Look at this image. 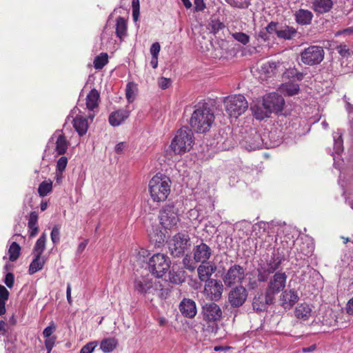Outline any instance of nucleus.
Wrapping results in <instances>:
<instances>
[{
	"label": "nucleus",
	"mask_w": 353,
	"mask_h": 353,
	"mask_svg": "<svg viewBox=\"0 0 353 353\" xmlns=\"http://www.w3.org/2000/svg\"><path fill=\"white\" fill-rule=\"evenodd\" d=\"M169 281L173 284L182 283L185 279L182 271H175L172 269L168 274Z\"/></svg>",
	"instance_id": "nucleus-36"
},
{
	"label": "nucleus",
	"mask_w": 353,
	"mask_h": 353,
	"mask_svg": "<svg viewBox=\"0 0 353 353\" xmlns=\"http://www.w3.org/2000/svg\"><path fill=\"white\" fill-rule=\"evenodd\" d=\"M179 310L186 318H194L197 312L195 302L190 299H183L179 304Z\"/></svg>",
	"instance_id": "nucleus-20"
},
{
	"label": "nucleus",
	"mask_w": 353,
	"mask_h": 353,
	"mask_svg": "<svg viewBox=\"0 0 353 353\" xmlns=\"http://www.w3.org/2000/svg\"><path fill=\"white\" fill-rule=\"evenodd\" d=\"M56 330V325L53 321L50 323V325L46 327L43 331V336L44 338L52 337V333Z\"/></svg>",
	"instance_id": "nucleus-48"
},
{
	"label": "nucleus",
	"mask_w": 353,
	"mask_h": 353,
	"mask_svg": "<svg viewBox=\"0 0 353 353\" xmlns=\"http://www.w3.org/2000/svg\"><path fill=\"white\" fill-rule=\"evenodd\" d=\"M268 296L266 291L264 294L256 295L252 301L253 310L256 312H263L267 309L268 305H272L274 303L275 299L273 297L269 298Z\"/></svg>",
	"instance_id": "nucleus-19"
},
{
	"label": "nucleus",
	"mask_w": 353,
	"mask_h": 353,
	"mask_svg": "<svg viewBox=\"0 0 353 353\" xmlns=\"http://www.w3.org/2000/svg\"><path fill=\"white\" fill-rule=\"evenodd\" d=\"M245 276V269L238 264H234L229 268L223 280L225 285L232 287L236 284H241Z\"/></svg>",
	"instance_id": "nucleus-10"
},
{
	"label": "nucleus",
	"mask_w": 353,
	"mask_h": 353,
	"mask_svg": "<svg viewBox=\"0 0 353 353\" xmlns=\"http://www.w3.org/2000/svg\"><path fill=\"white\" fill-rule=\"evenodd\" d=\"M311 8L317 14H323L329 12L333 8L332 0H312Z\"/></svg>",
	"instance_id": "nucleus-23"
},
{
	"label": "nucleus",
	"mask_w": 353,
	"mask_h": 353,
	"mask_svg": "<svg viewBox=\"0 0 353 353\" xmlns=\"http://www.w3.org/2000/svg\"><path fill=\"white\" fill-rule=\"evenodd\" d=\"M118 345V341L115 338H108L101 341L100 348L104 353L112 352Z\"/></svg>",
	"instance_id": "nucleus-33"
},
{
	"label": "nucleus",
	"mask_w": 353,
	"mask_h": 353,
	"mask_svg": "<svg viewBox=\"0 0 353 353\" xmlns=\"http://www.w3.org/2000/svg\"><path fill=\"white\" fill-rule=\"evenodd\" d=\"M52 190V181L51 180L43 181L39 185L38 193L41 196H45Z\"/></svg>",
	"instance_id": "nucleus-39"
},
{
	"label": "nucleus",
	"mask_w": 353,
	"mask_h": 353,
	"mask_svg": "<svg viewBox=\"0 0 353 353\" xmlns=\"http://www.w3.org/2000/svg\"><path fill=\"white\" fill-rule=\"evenodd\" d=\"M134 288L140 294L150 293L153 288L152 279L149 274L136 278L134 281Z\"/></svg>",
	"instance_id": "nucleus-16"
},
{
	"label": "nucleus",
	"mask_w": 353,
	"mask_h": 353,
	"mask_svg": "<svg viewBox=\"0 0 353 353\" xmlns=\"http://www.w3.org/2000/svg\"><path fill=\"white\" fill-rule=\"evenodd\" d=\"M46 234L43 233L41 236L37 239L32 254L34 255L41 256L46 248Z\"/></svg>",
	"instance_id": "nucleus-34"
},
{
	"label": "nucleus",
	"mask_w": 353,
	"mask_h": 353,
	"mask_svg": "<svg viewBox=\"0 0 353 353\" xmlns=\"http://www.w3.org/2000/svg\"><path fill=\"white\" fill-rule=\"evenodd\" d=\"M21 252L20 245L16 243L12 242L8 249L9 259L11 261H15L19 256Z\"/></svg>",
	"instance_id": "nucleus-38"
},
{
	"label": "nucleus",
	"mask_w": 353,
	"mask_h": 353,
	"mask_svg": "<svg viewBox=\"0 0 353 353\" xmlns=\"http://www.w3.org/2000/svg\"><path fill=\"white\" fill-rule=\"evenodd\" d=\"M171 181L161 174L154 175L149 181V192L154 202L165 201L170 193Z\"/></svg>",
	"instance_id": "nucleus-2"
},
{
	"label": "nucleus",
	"mask_w": 353,
	"mask_h": 353,
	"mask_svg": "<svg viewBox=\"0 0 353 353\" xmlns=\"http://www.w3.org/2000/svg\"><path fill=\"white\" fill-rule=\"evenodd\" d=\"M159 222L165 229H172L177 225L179 221L178 210L174 205H165L159 212Z\"/></svg>",
	"instance_id": "nucleus-8"
},
{
	"label": "nucleus",
	"mask_w": 353,
	"mask_h": 353,
	"mask_svg": "<svg viewBox=\"0 0 353 353\" xmlns=\"http://www.w3.org/2000/svg\"><path fill=\"white\" fill-rule=\"evenodd\" d=\"M50 237H51V240L54 244H57L59 242V241H60V228L58 225H55L54 227H53V228L51 231Z\"/></svg>",
	"instance_id": "nucleus-46"
},
{
	"label": "nucleus",
	"mask_w": 353,
	"mask_h": 353,
	"mask_svg": "<svg viewBox=\"0 0 353 353\" xmlns=\"http://www.w3.org/2000/svg\"><path fill=\"white\" fill-rule=\"evenodd\" d=\"M347 312L351 315H353V297L347 303Z\"/></svg>",
	"instance_id": "nucleus-64"
},
{
	"label": "nucleus",
	"mask_w": 353,
	"mask_h": 353,
	"mask_svg": "<svg viewBox=\"0 0 353 353\" xmlns=\"http://www.w3.org/2000/svg\"><path fill=\"white\" fill-rule=\"evenodd\" d=\"M283 261L284 257L282 255L279 253L274 254L267 263L264 264V266L270 272L271 274H273L279 268Z\"/></svg>",
	"instance_id": "nucleus-27"
},
{
	"label": "nucleus",
	"mask_w": 353,
	"mask_h": 353,
	"mask_svg": "<svg viewBox=\"0 0 353 353\" xmlns=\"http://www.w3.org/2000/svg\"><path fill=\"white\" fill-rule=\"evenodd\" d=\"M188 234L179 232L168 242L170 254L174 257H181L190 245Z\"/></svg>",
	"instance_id": "nucleus-5"
},
{
	"label": "nucleus",
	"mask_w": 353,
	"mask_h": 353,
	"mask_svg": "<svg viewBox=\"0 0 353 353\" xmlns=\"http://www.w3.org/2000/svg\"><path fill=\"white\" fill-rule=\"evenodd\" d=\"M294 17L297 23L300 25H308L311 23L313 14L308 10L301 8L295 12Z\"/></svg>",
	"instance_id": "nucleus-26"
},
{
	"label": "nucleus",
	"mask_w": 353,
	"mask_h": 353,
	"mask_svg": "<svg viewBox=\"0 0 353 353\" xmlns=\"http://www.w3.org/2000/svg\"><path fill=\"white\" fill-rule=\"evenodd\" d=\"M223 28L224 25L223 23H221L219 21H212V28L214 32H218L220 30L223 29Z\"/></svg>",
	"instance_id": "nucleus-61"
},
{
	"label": "nucleus",
	"mask_w": 353,
	"mask_h": 353,
	"mask_svg": "<svg viewBox=\"0 0 353 353\" xmlns=\"http://www.w3.org/2000/svg\"><path fill=\"white\" fill-rule=\"evenodd\" d=\"M68 164V159L65 157H61L57 163V172H59V174H62L65 170Z\"/></svg>",
	"instance_id": "nucleus-45"
},
{
	"label": "nucleus",
	"mask_w": 353,
	"mask_h": 353,
	"mask_svg": "<svg viewBox=\"0 0 353 353\" xmlns=\"http://www.w3.org/2000/svg\"><path fill=\"white\" fill-rule=\"evenodd\" d=\"M14 276L12 273H7L6 275L4 283L5 284L10 288H11L14 285Z\"/></svg>",
	"instance_id": "nucleus-52"
},
{
	"label": "nucleus",
	"mask_w": 353,
	"mask_h": 353,
	"mask_svg": "<svg viewBox=\"0 0 353 353\" xmlns=\"http://www.w3.org/2000/svg\"><path fill=\"white\" fill-rule=\"evenodd\" d=\"M288 276L285 272H276L270 279L265 289L268 297L275 299L276 294L283 291L286 285Z\"/></svg>",
	"instance_id": "nucleus-9"
},
{
	"label": "nucleus",
	"mask_w": 353,
	"mask_h": 353,
	"mask_svg": "<svg viewBox=\"0 0 353 353\" xmlns=\"http://www.w3.org/2000/svg\"><path fill=\"white\" fill-rule=\"evenodd\" d=\"M9 297V292L3 285H0V299L7 301Z\"/></svg>",
	"instance_id": "nucleus-59"
},
{
	"label": "nucleus",
	"mask_w": 353,
	"mask_h": 353,
	"mask_svg": "<svg viewBox=\"0 0 353 353\" xmlns=\"http://www.w3.org/2000/svg\"><path fill=\"white\" fill-rule=\"evenodd\" d=\"M45 263L46 259L44 257L39 255H34L33 260L30 264L28 273L32 275L42 270Z\"/></svg>",
	"instance_id": "nucleus-30"
},
{
	"label": "nucleus",
	"mask_w": 353,
	"mask_h": 353,
	"mask_svg": "<svg viewBox=\"0 0 353 353\" xmlns=\"http://www.w3.org/2000/svg\"><path fill=\"white\" fill-rule=\"evenodd\" d=\"M130 110L119 109L112 112L108 118L109 123L114 127L121 125L130 116Z\"/></svg>",
	"instance_id": "nucleus-22"
},
{
	"label": "nucleus",
	"mask_w": 353,
	"mask_h": 353,
	"mask_svg": "<svg viewBox=\"0 0 353 353\" xmlns=\"http://www.w3.org/2000/svg\"><path fill=\"white\" fill-rule=\"evenodd\" d=\"M297 34L296 29L292 26H285L276 31V36L279 39L290 40L293 39Z\"/></svg>",
	"instance_id": "nucleus-28"
},
{
	"label": "nucleus",
	"mask_w": 353,
	"mask_h": 353,
	"mask_svg": "<svg viewBox=\"0 0 353 353\" xmlns=\"http://www.w3.org/2000/svg\"><path fill=\"white\" fill-rule=\"evenodd\" d=\"M247 298V290L241 285L232 289L228 294V302L232 307L242 306Z\"/></svg>",
	"instance_id": "nucleus-12"
},
{
	"label": "nucleus",
	"mask_w": 353,
	"mask_h": 353,
	"mask_svg": "<svg viewBox=\"0 0 353 353\" xmlns=\"http://www.w3.org/2000/svg\"><path fill=\"white\" fill-rule=\"evenodd\" d=\"M170 260L164 254H155L148 261L150 272L157 277H162L170 267Z\"/></svg>",
	"instance_id": "nucleus-6"
},
{
	"label": "nucleus",
	"mask_w": 353,
	"mask_h": 353,
	"mask_svg": "<svg viewBox=\"0 0 353 353\" xmlns=\"http://www.w3.org/2000/svg\"><path fill=\"white\" fill-rule=\"evenodd\" d=\"M260 283L261 282L258 280V279L253 281L250 280L248 283V288L252 290L256 289L259 288Z\"/></svg>",
	"instance_id": "nucleus-62"
},
{
	"label": "nucleus",
	"mask_w": 353,
	"mask_h": 353,
	"mask_svg": "<svg viewBox=\"0 0 353 353\" xmlns=\"http://www.w3.org/2000/svg\"><path fill=\"white\" fill-rule=\"evenodd\" d=\"M159 85L161 88L165 90L170 85V80L165 77H161L159 80Z\"/></svg>",
	"instance_id": "nucleus-58"
},
{
	"label": "nucleus",
	"mask_w": 353,
	"mask_h": 353,
	"mask_svg": "<svg viewBox=\"0 0 353 353\" xmlns=\"http://www.w3.org/2000/svg\"><path fill=\"white\" fill-rule=\"evenodd\" d=\"M250 109L254 117L257 120H263L265 118L269 117L271 114V112L268 110V108L263 101L252 105Z\"/></svg>",
	"instance_id": "nucleus-24"
},
{
	"label": "nucleus",
	"mask_w": 353,
	"mask_h": 353,
	"mask_svg": "<svg viewBox=\"0 0 353 353\" xmlns=\"http://www.w3.org/2000/svg\"><path fill=\"white\" fill-rule=\"evenodd\" d=\"M51 141H54L55 148L54 150L58 155L64 154L70 145L69 141L66 139L63 133L59 131H56L50 138Z\"/></svg>",
	"instance_id": "nucleus-18"
},
{
	"label": "nucleus",
	"mask_w": 353,
	"mask_h": 353,
	"mask_svg": "<svg viewBox=\"0 0 353 353\" xmlns=\"http://www.w3.org/2000/svg\"><path fill=\"white\" fill-rule=\"evenodd\" d=\"M99 94L95 89H92L86 97V106L90 110H93L98 106Z\"/></svg>",
	"instance_id": "nucleus-32"
},
{
	"label": "nucleus",
	"mask_w": 353,
	"mask_h": 353,
	"mask_svg": "<svg viewBox=\"0 0 353 353\" xmlns=\"http://www.w3.org/2000/svg\"><path fill=\"white\" fill-rule=\"evenodd\" d=\"M334 139V150L336 153L339 154L343 150V140L342 138V132L338 130L333 133Z\"/></svg>",
	"instance_id": "nucleus-35"
},
{
	"label": "nucleus",
	"mask_w": 353,
	"mask_h": 353,
	"mask_svg": "<svg viewBox=\"0 0 353 353\" xmlns=\"http://www.w3.org/2000/svg\"><path fill=\"white\" fill-rule=\"evenodd\" d=\"M299 297L294 289L282 291L280 296L281 305L285 310L291 309L299 301Z\"/></svg>",
	"instance_id": "nucleus-17"
},
{
	"label": "nucleus",
	"mask_w": 353,
	"mask_h": 353,
	"mask_svg": "<svg viewBox=\"0 0 353 353\" xmlns=\"http://www.w3.org/2000/svg\"><path fill=\"white\" fill-rule=\"evenodd\" d=\"M282 92L288 96H294L299 93V86L298 84L289 83L283 85Z\"/></svg>",
	"instance_id": "nucleus-41"
},
{
	"label": "nucleus",
	"mask_w": 353,
	"mask_h": 353,
	"mask_svg": "<svg viewBox=\"0 0 353 353\" xmlns=\"http://www.w3.org/2000/svg\"><path fill=\"white\" fill-rule=\"evenodd\" d=\"M136 85L132 82H129L127 84L125 89V97L128 101V103H132L136 95Z\"/></svg>",
	"instance_id": "nucleus-42"
},
{
	"label": "nucleus",
	"mask_w": 353,
	"mask_h": 353,
	"mask_svg": "<svg viewBox=\"0 0 353 353\" xmlns=\"http://www.w3.org/2000/svg\"><path fill=\"white\" fill-rule=\"evenodd\" d=\"M225 111L230 117L237 118L243 114L248 108V103L242 94H234L223 100Z\"/></svg>",
	"instance_id": "nucleus-4"
},
{
	"label": "nucleus",
	"mask_w": 353,
	"mask_h": 353,
	"mask_svg": "<svg viewBox=\"0 0 353 353\" xmlns=\"http://www.w3.org/2000/svg\"><path fill=\"white\" fill-rule=\"evenodd\" d=\"M263 101L271 114L282 111L285 101L283 97L277 93L272 92L263 97Z\"/></svg>",
	"instance_id": "nucleus-14"
},
{
	"label": "nucleus",
	"mask_w": 353,
	"mask_h": 353,
	"mask_svg": "<svg viewBox=\"0 0 353 353\" xmlns=\"http://www.w3.org/2000/svg\"><path fill=\"white\" fill-rule=\"evenodd\" d=\"M223 291L222 282L216 279L207 281L205 284L203 293L205 296L212 301H217L221 299Z\"/></svg>",
	"instance_id": "nucleus-11"
},
{
	"label": "nucleus",
	"mask_w": 353,
	"mask_h": 353,
	"mask_svg": "<svg viewBox=\"0 0 353 353\" xmlns=\"http://www.w3.org/2000/svg\"><path fill=\"white\" fill-rule=\"evenodd\" d=\"M336 49L339 54L343 57H346L350 54L349 48L345 45H340Z\"/></svg>",
	"instance_id": "nucleus-53"
},
{
	"label": "nucleus",
	"mask_w": 353,
	"mask_h": 353,
	"mask_svg": "<svg viewBox=\"0 0 353 353\" xmlns=\"http://www.w3.org/2000/svg\"><path fill=\"white\" fill-rule=\"evenodd\" d=\"M194 3L196 12L203 11L205 8V3L203 0H194Z\"/></svg>",
	"instance_id": "nucleus-56"
},
{
	"label": "nucleus",
	"mask_w": 353,
	"mask_h": 353,
	"mask_svg": "<svg viewBox=\"0 0 353 353\" xmlns=\"http://www.w3.org/2000/svg\"><path fill=\"white\" fill-rule=\"evenodd\" d=\"M194 139L192 130L188 127H183L176 132L170 148L175 154H183L192 148Z\"/></svg>",
	"instance_id": "nucleus-3"
},
{
	"label": "nucleus",
	"mask_w": 353,
	"mask_h": 353,
	"mask_svg": "<svg viewBox=\"0 0 353 353\" xmlns=\"http://www.w3.org/2000/svg\"><path fill=\"white\" fill-rule=\"evenodd\" d=\"M38 221V214L36 212H32L30 214L28 226H34V225H37Z\"/></svg>",
	"instance_id": "nucleus-54"
},
{
	"label": "nucleus",
	"mask_w": 353,
	"mask_h": 353,
	"mask_svg": "<svg viewBox=\"0 0 353 353\" xmlns=\"http://www.w3.org/2000/svg\"><path fill=\"white\" fill-rule=\"evenodd\" d=\"M108 61V57L107 53L102 52L99 56L96 57L94 60V67L96 69L103 68Z\"/></svg>",
	"instance_id": "nucleus-40"
},
{
	"label": "nucleus",
	"mask_w": 353,
	"mask_h": 353,
	"mask_svg": "<svg viewBox=\"0 0 353 353\" xmlns=\"http://www.w3.org/2000/svg\"><path fill=\"white\" fill-rule=\"evenodd\" d=\"M125 147H126V143L125 142H120V143H117L114 148L115 152L119 154H122L123 152Z\"/></svg>",
	"instance_id": "nucleus-60"
},
{
	"label": "nucleus",
	"mask_w": 353,
	"mask_h": 353,
	"mask_svg": "<svg viewBox=\"0 0 353 353\" xmlns=\"http://www.w3.org/2000/svg\"><path fill=\"white\" fill-rule=\"evenodd\" d=\"M193 259L196 263L207 262L212 256L211 248L202 241L195 245L192 250Z\"/></svg>",
	"instance_id": "nucleus-15"
},
{
	"label": "nucleus",
	"mask_w": 353,
	"mask_h": 353,
	"mask_svg": "<svg viewBox=\"0 0 353 353\" xmlns=\"http://www.w3.org/2000/svg\"><path fill=\"white\" fill-rule=\"evenodd\" d=\"M256 272L257 279L261 283L266 282L269 279V276L271 274L270 272L264 266V264L259 265Z\"/></svg>",
	"instance_id": "nucleus-37"
},
{
	"label": "nucleus",
	"mask_w": 353,
	"mask_h": 353,
	"mask_svg": "<svg viewBox=\"0 0 353 353\" xmlns=\"http://www.w3.org/2000/svg\"><path fill=\"white\" fill-rule=\"evenodd\" d=\"M214 119V112L211 105L206 102H199L194 106L189 123L192 130L205 133L212 128Z\"/></svg>",
	"instance_id": "nucleus-1"
},
{
	"label": "nucleus",
	"mask_w": 353,
	"mask_h": 353,
	"mask_svg": "<svg viewBox=\"0 0 353 353\" xmlns=\"http://www.w3.org/2000/svg\"><path fill=\"white\" fill-rule=\"evenodd\" d=\"M183 264L186 269L191 271L194 270V269L196 268L194 263L191 260V259L188 255H186L183 259Z\"/></svg>",
	"instance_id": "nucleus-50"
},
{
	"label": "nucleus",
	"mask_w": 353,
	"mask_h": 353,
	"mask_svg": "<svg viewBox=\"0 0 353 353\" xmlns=\"http://www.w3.org/2000/svg\"><path fill=\"white\" fill-rule=\"evenodd\" d=\"M203 319L208 322H217L221 320L222 310L215 303H205L202 307Z\"/></svg>",
	"instance_id": "nucleus-13"
},
{
	"label": "nucleus",
	"mask_w": 353,
	"mask_h": 353,
	"mask_svg": "<svg viewBox=\"0 0 353 353\" xmlns=\"http://www.w3.org/2000/svg\"><path fill=\"white\" fill-rule=\"evenodd\" d=\"M232 37L235 40L243 45H246L250 41V37L244 32H235L232 34Z\"/></svg>",
	"instance_id": "nucleus-44"
},
{
	"label": "nucleus",
	"mask_w": 353,
	"mask_h": 353,
	"mask_svg": "<svg viewBox=\"0 0 353 353\" xmlns=\"http://www.w3.org/2000/svg\"><path fill=\"white\" fill-rule=\"evenodd\" d=\"M72 123L74 128L79 136L82 137L86 134L88 129V123L86 118L81 115H77Z\"/></svg>",
	"instance_id": "nucleus-25"
},
{
	"label": "nucleus",
	"mask_w": 353,
	"mask_h": 353,
	"mask_svg": "<svg viewBox=\"0 0 353 353\" xmlns=\"http://www.w3.org/2000/svg\"><path fill=\"white\" fill-rule=\"evenodd\" d=\"M325 52L321 46H310L301 52V61L307 65L312 66L321 63Z\"/></svg>",
	"instance_id": "nucleus-7"
},
{
	"label": "nucleus",
	"mask_w": 353,
	"mask_h": 353,
	"mask_svg": "<svg viewBox=\"0 0 353 353\" xmlns=\"http://www.w3.org/2000/svg\"><path fill=\"white\" fill-rule=\"evenodd\" d=\"M254 142L250 143V148L251 150L260 149L263 146V140L261 135L258 133H255L253 136Z\"/></svg>",
	"instance_id": "nucleus-43"
},
{
	"label": "nucleus",
	"mask_w": 353,
	"mask_h": 353,
	"mask_svg": "<svg viewBox=\"0 0 353 353\" xmlns=\"http://www.w3.org/2000/svg\"><path fill=\"white\" fill-rule=\"evenodd\" d=\"M216 270V266L214 263L208 261L201 263L197 268L199 278L201 281L207 282L211 279L210 277Z\"/></svg>",
	"instance_id": "nucleus-21"
},
{
	"label": "nucleus",
	"mask_w": 353,
	"mask_h": 353,
	"mask_svg": "<svg viewBox=\"0 0 353 353\" xmlns=\"http://www.w3.org/2000/svg\"><path fill=\"white\" fill-rule=\"evenodd\" d=\"M311 312L312 310L308 304L301 303L295 308L294 314L297 319L306 321L311 316Z\"/></svg>",
	"instance_id": "nucleus-29"
},
{
	"label": "nucleus",
	"mask_w": 353,
	"mask_h": 353,
	"mask_svg": "<svg viewBox=\"0 0 353 353\" xmlns=\"http://www.w3.org/2000/svg\"><path fill=\"white\" fill-rule=\"evenodd\" d=\"M305 245V243H303V245ZM306 245H307L306 249L304 248V246H301L300 248V250L304 255L308 256V255L312 254L313 250H314V246L312 243L311 244L307 243Z\"/></svg>",
	"instance_id": "nucleus-55"
},
{
	"label": "nucleus",
	"mask_w": 353,
	"mask_h": 353,
	"mask_svg": "<svg viewBox=\"0 0 353 353\" xmlns=\"http://www.w3.org/2000/svg\"><path fill=\"white\" fill-rule=\"evenodd\" d=\"M97 345V342L92 341L87 343L80 350V353H92Z\"/></svg>",
	"instance_id": "nucleus-49"
},
{
	"label": "nucleus",
	"mask_w": 353,
	"mask_h": 353,
	"mask_svg": "<svg viewBox=\"0 0 353 353\" xmlns=\"http://www.w3.org/2000/svg\"><path fill=\"white\" fill-rule=\"evenodd\" d=\"M57 337L56 336H52V337L46 338L45 340V347L47 350V353H50L54 344L56 343Z\"/></svg>",
	"instance_id": "nucleus-47"
},
{
	"label": "nucleus",
	"mask_w": 353,
	"mask_h": 353,
	"mask_svg": "<svg viewBox=\"0 0 353 353\" xmlns=\"http://www.w3.org/2000/svg\"><path fill=\"white\" fill-rule=\"evenodd\" d=\"M127 21L121 17H119L117 19L116 23V34L120 39H123L127 35Z\"/></svg>",
	"instance_id": "nucleus-31"
},
{
	"label": "nucleus",
	"mask_w": 353,
	"mask_h": 353,
	"mask_svg": "<svg viewBox=\"0 0 353 353\" xmlns=\"http://www.w3.org/2000/svg\"><path fill=\"white\" fill-rule=\"evenodd\" d=\"M278 23L276 22H270L267 27L265 28L266 32L272 34V33H276V31H278L279 29L277 28Z\"/></svg>",
	"instance_id": "nucleus-57"
},
{
	"label": "nucleus",
	"mask_w": 353,
	"mask_h": 353,
	"mask_svg": "<svg viewBox=\"0 0 353 353\" xmlns=\"http://www.w3.org/2000/svg\"><path fill=\"white\" fill-rule=\"evenodd\" d=\"M161 50V46L159 43L155 42L152 44L150 51L152 57H158Z\"/></svg>",
	"instance_id": "nucleus-51"
},
{
	"label": "nucleus",
	"mask_w": 353,
	"mask_h": 353,
	"mask_svg": "<svg viewBox=\"0 0 353 353\" xmlns=\"http://www.w3.org/2000/svg\"><path fill=\"white\" fill-rule=\"evenodd\" d=\"M88 243V239H85L83 242L80 243L77 248V252L79 254L81 253L85 250Z\"/></svg>",
	"instance_id": "nucleus-63"
}]
</instances>
